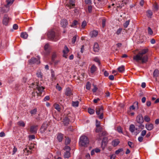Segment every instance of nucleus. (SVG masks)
I'll return each mask as SVG.
<instances>
[{"instance_id": "29", "label": "nucleus", "mask_w": 159, "mask_h": 159, "mask_svg": "<svg viewBox=\"0 0 159 159\" xmlns=\"http://www.w3.org/2000/svg\"><path fill=\"white\" fill-rule=\"evenodd\" d=\"M70 120L66 116L64 119V123L65 125H67L69 122Z\"/></svg>"}, {"instance_id": "15", "label": "nucleus", "mask_w": 159, "mask_h": 159, "mask_svg": "<svg viewBox=\"0 0 159 159\" xmlns=\"http://www.w3.org/2000/svg\"><path fill=\"white\" fill-rule=\"evenodd\" d=\"M65 94L66 95L68 96H70L73 94L71 90L69 88H67L66 89Z\"/></svg>"}, {"instance_id": "18", "label": "nucleus", "mask_w": 159, "mask_h": 159, "mask_svg": "<svg viewBox=\"0 0 159 159\" xmlns=\"http://www.w3.org/2000/svg\"><path fill=\"white\" fill-rule=\"evenodd\" d=\"M63 134L61 133H59L58 134L57 137V139L58 140L61 142L62 141L63 139Z\"/></svg>"}, {"instance_id": "8", "label": "nucleus", "mask_w": 159, "mask_h": 159, "mask_svg": "<svg viewBox=\"0 0 159 159\" xmlns=\"http://www.w3.org/2000/svg\"><path fill=\"white\" fill-rule=\"evenodd\" d=\"M107 133L106 131L103 130L101 132L99 133L97 136V138L98 140H101L102 137L107 135Z\"/></svg>"}, {"instance_id": "28", "label": "nucleus", "mask_w": 159, "mask_h": 159, "mask_svg": "<svg viewBox=\"0 0 159 159\" xmlns=\"http://www.w3.org/2000/svg\"><path fill=\"white\" fill-rule=\"evenodd\" d=\"M135 127L134 125L133 124H131L129 126V130L132 133H133L135 130Z\"/></svg>"}, {"instance_id": "38", "label": "nucleus", "mask_w": 159, "mask_h": 159, "mask_svg": "<svg viewBox=\"0 0 159 159\" xmlns=\"http://www.w3.org/2000/svg\"><path fill=\"white\" fill-rule=\"evenodd\" d=\"M144 120L147 122H149L150 121V118L147 115H146L144 116Z\"/></svg>"}, {"instance_id": "58", "label": "nucleus", "mask_w": 159, "mask_h": 159, "mask_svg": "<svg viewBox=\"0 0 159 159\" xmlns=\"http://www.w3.org/2000/svg\"><path fill=\"white\" fill-rule=\"evenodd\" d=\"M78 23V21L76 20H75L73 21V23L71 25V27H73L74 26L76 25Z\"/></svg>"}, {"instance_id": "52", "label": "nucleus", "mask_w": 159, "mask_h": 159, "mask_svg": "<svg viewBox=\"0 0 159 159\" xmlns=\"http://www.w3.org/2000/svg\"><path fill=\"white\" fill-rule=\"evenodd\" d=\"M64 149L66 151L69 152L70 151V148L69 146H66L65 147Z\"/></svg>"}, {"instance_id": "25", "label": "nucleus", "mask_w": 159, "mask_h": 159, "mask_svg": "<svg viewBox=\"0 0 159 159\" xmlns=\"http://www.w3.org/2000/svg\"><path fill=\"white\" fill-rule=\"evenodd\" d=\"M36 88L38 90L39 93H41L42 92L44 89V87H43V86H39L38 84L37 85Z\"/></svg>"}, {"instance_id": "26", "label": "nucleus", "mask_w": 159, "mask_h": 159, "mask_svg": "<svg viewBox=\"0 0 159 159\" xmlns=\"http://www.w3.org/2000/svg\"><path fill=\"white\" fill-rule=\"evenodd\" d=\"M17 124L20 127H24L25 125V124L22 121H19L17 123Z\"/></svg>"}, {"instance_id": "22", "label": "nucleus", "mask_w": 159, "mask_h": 159, "mask_svg": "<svg viewBox=\"0 0 159 159\" xmlns=\"http://www.w3.org/2000/svg\"><path fill=\"white\" fill-rule=\"evenodd\" d=\"M28 35L27 33L25 32H22L20 34V37L24 39H26L27 38Z\"/></svg>"}, {"instance_id": "54", "label": "nucleus", "mask_w": 159, "mask_h": 159, "mask_svg": "<svg viewBox=\"0 0 159 159\" xmlns=\"http://www.w3.org/2000/svg\"><path fill=\"white\" fill-rule=\"evenodd\" d=\"M77 35H75L73 38L72 39V43H74L76 41Z\"/></svg>"}, {"instance_id": "43", "label": "nucleus", "mask_w": 159, "mask_h": 159, "mask_svg": "<svg viewBox=\"0 0 159 159\" xmlns=\"http://www.w3.org/2000/svg\"><path fill=\"white\" fill-rule=\"evenodd\" d=\"M129 20H128L126 21L125 23H124L123 24V26L125 28H126L127 27L129 24Z\"/></svg>"}, {"instance_id": "35", "label": "nucleus", "mask_w": 159, "mask_h": 159, "mask_svg": "<svg viewBox=\"0 0 159 159\" xmlns=\"http://www.w3.org/2000/svg\"><path fill=\"white\" fill-rule=\"evenodd\" d=\"M70 154L69 151H66L64 155V157L65 158H68L70 157Z\"/></svg>"}, {"instance_id": "24", "label": "nucleus", "mask_w": 159, "mask_h": 159, "mask_svg": "<svg viewBox=\"0 0 159 159\" xmlns=\"http://www.w3.org/2000/svg\"><path fill=\"white\" fill-rule=\"evenodd\" d=\"M51 80L52 81L55 80L56 79V77L55 76V73L53 71H51Z\"/></svg>"}, {"instance_id": "56", "label": "nucleus", "mask_w": 159, "mask_h": 159, "mask_svg": "<svg viewBox=\"0 0 159 159\" xmlns=\"http://www.w3.org/2000/svg\"><path fill=\"white\" fill-rule=\"evenodd\" d=\"M146 134V130H143L141 133V135L142 136H144Z\"/></svg>"}, {"instance_id": "33", "label": "nucleus", "mask_w": 159, "mask_h": 159, "mask_svg": "<svg viewBox=\"0 0 159 159\" xmlns=\"http://www.w3.org/2000/svg\"><path fill=\"white\" fill-rule=\"evenodd\" d=\"M57 55L55 52H53L52 53V62H54V60L56 57Z\"/></svg>"}, {"instance_id": "3", "label": "nucleus", "mask_w": 159, "mask_h": 159, "mask_svg": "<svg viewBox=\"0 0 159 159\" xmlns=\"http://www.w3.org/2000/svg\"><path fill=\"white\" fill-rule=\"evenodd\" d=\"M89 143L88 138L85 136H81L80 139L79 144L80 146L87 147Z\"/></svg>"}, {"instance_id": "12", "label": "nucleus", "mask_w": 159, "mask_h": 159, "mask_svg": "<svg viewBox=\"0 0 159 159\" xmlns=\"http://www.w3.org/2000/svg\"><path fill=\"white\" fill-rule=\"evenodd\" d=\"M9 17L7 15H5L2 20V23L3 25H7L9 21Z\"/></svg>"}, {"instance_id": "46", "label": "nucleus", "mask_w": 159, "mask_h": 159, "mask_svg": "<svg viewBox=\"0 0 159 159\" xmlns=\"http://www.w3.org/2000/svg\"><path fill=\"white\" fill-rule=\"evenodd\" d=\"M91 87V84L89 82H88L86 84V88L88 90H89Z\"/></svg>"}, {"instance_id": "45", "label": "nucleus", "mask_w": 159, "mask_h": 159, "mask_svg": "<svg viewBox=\"0 0 159 159\" xmlns=\"http://www.w3.org/2000/svg\"><path fill=\"white\" fill-rule=\"evenodd\" d=\"M36 94L37 95V96H38V93H35V92H33L32 93V97H31V98L33 99V100H35V94Z\"/></svg>"}, {"instance_id": "37", "label": "nucleus", "mask_w": 159, "mask_h": 159, "mask_svg": "<svg viewBox=\"0 0 159 159\" xmlns=\"http://www.w3.org/2000/svg\"><path fill=\"white\" fill-rule=\"evenodd\" d=\"M159 74V71L157 69L155 70L153 72V75L154 77H157L158 76Z\"/></svg>"}, {"instance_id": "1", "label": "nucleus", "mask_w": 159, "mask_h": 159, "mask_svg": "<svg viewBox=\"0 0 159 159\" xmlns=\"http://www.w3.org/2000/svg\"><path fill=\"white\" fill-rule=\"evenodd\" d=\"M148 51V48L142 49L137 54L133 57V60L137 62L140 61L142 64L146 63L148 61V56L145 54Z\"/></svg>"}, {"instance_id": "17", "label": "nucleus", "mask_w": 159, "mask_h": 159, "mask_svg": "<svg viewBox=\"0 0 159 159\" xmlns=\"http://www.w3.org/2000/svg\"><path fill=\"white\" fill-rule=\"evenodd\" d=\"M97 69V67L95 65L93 64L90 68V71L92 74H93Z\"/></svg>"}, {"instance_id": "16", "label": "nucleus", "mask_w": 159, "mask_h": 159, "mask_svg": "<svg viewBox=\"0 0 159 159\" xmlns=\"http://www.w3.org/2000/svg\"><path fill=\"white\" fill-rule=\"evenodd\" d=\"M93 51L95 52L98 51L99 50V47L98 44L97 43H95L93 46Z\"/></svg>"}, {"instance_id": "10", "label": "nucleus", "mask_w": 159, "mask_h": 159, "mask_svg": "<svg viewBox=\"0 0 159 159\" xmlns=\"http://www.w3.org/2000/svg\"><path fill=\"white\" fill-rule=\"evenodd\" d=\"M60 24L62 27L65 28L68 24V22L66 19H63L61 20Z\"/></svg>"}, {"instance_id": "64", "label": "nucleus", "mask_w": 159, "mask_h": 159, "mask_svg": "<svg viewBox=\"0 0 159 159\" xmlns=\"http://www.w3.org/2000/svg\"><path fill=\"white\" fill-rule=\"evenodd\" d=\"M13 28L14 30H17L18 28V26L16 24H14L13 26Z\"/></svg>"}, {"instance_id": "39", "label": "nucleus", "mask_w": 159, "mask_h": 159, "mask_svg": "<svg viewBox=\"0 0 159 159\" xmlns=\"http://www.w3.org/2000/svg\"><path fill=\"white\" fill-rule=\"evenodd\" d=\"M66 139L65 141V144L66 145H68L69 144L70 142V139H69V138L67 137H66Z\"/></svg>"}, {"instance_id": "5", "label": "nucleus", "mask_w": 159, "mask_h": 159, "mask_svg": "<svg viewBox=\"0 0 159 159\" xmlns=\"http://www.w3.org/2000/svg\"><path fill=\"white\" fill-rule=\"evenodd\" d=\"M75 0H69L68 2H66V6L71 9L75 6Z\"/></svg>"}, {"instance_id": "21", "label": "nucleus", "mask_w": 159, "mask_h": 159, "mask_svg": "<svg viewBox=\"0 0 159 159\" xmlns=\"http://www.w3.org/2000/svg\"><path fill=\"white\" fill-rule=\"evenodd\" d=\"M98 34V32L96 30H93L90 33V35L92 37H96Z\"/></svg>"}, {"instance_id": "6", "label": "nucleus", "mask_w": 159, "mask_h": 159, "mask_svg": "<svg viewBox=\"0 0 159 159\" xmlns=\"http://www.w3.org/2000/svg\"><path fill=\"white\" fill-rule=\"evenodd\" d=\"M29 62L30 64H39L40 63L39 58L38 57L37 58L32 57L29 61Z\"/></svg>"}, {"instance_id": "50", "label": "nucleus", "mask_w": 159, "mask_h": 159, "mask_svg": "<svg viewBox=\"0 0 159 159\" xmlns=\"http://www.w3.org/2000/svg\"><path fill=\"white\" fill-rule=\"evenodd\" d=\"M87 25L86 21L84 20L82 23L81 26L82 28H84Z\"/></svg>"}, {"instance_id": "61", "label": "nucleus", "mask_w": 159, "mask_h": 159, "mask_svg": "<svg viewBox=\"0 0 159 159\" xmlns=\"http://www.w3.org/2000/svg\"><path fill=\"white\" fill-rule=\"evenodd\" d=\"M153 7L155 10L157 11L158 10V6L157 4L155 3L153 5Z\"/></svg>"}, {"instance_id": "11", "label": "nucleus", "mask_w": 159, "mask_h": 159, "mask_svg": "<svg viewBox=\"0 0 159 159\" xmlns=\"http://www.w3.org/2000/svg\"><path fill=\"white\" fill-rule=\"evenodd\" d=\"M48 127L47 124L45 123L43 124L40 129V133L42 134L44 133L47 129Z\"/></svg>"}, {"instance_id": "23", "label": "nucleus", "mask_w": 159, "mask_h": 159, "mask_svg": "<svg viewBox=\"0 0 159 159\" xmlns=\"http://www.w3.org/2000/svg\"><path fill=\"white\" fill-rule=\"evenodd\" d=\"M54 108L56 109L58 111H60L61 110V108L60 106L57 104L55 103L54 104Z\"/></svg>"}, {"instance_id": "34", "label": "nucleus", "mask_w": 159, "mask_h": 159, "mask_svg": "<svg viewBox=\"0 0 159 159\" xmlns=\"http://www.w3.org/2000/svg\"><path fill=\"white\" fill-rule=\"evenodd\" d=\"M15 0H6L7 4L6 5L7 7H9V5L12 4Z\"/></svg>"}, {"instance_id": "30", "label": "nucleus", "mask_w": 159, "mask_h": 159, "mask_svg": "<svg viewBox=\"0 0 159 159\" xmlns=\"http://www.w3.org/2000/svg\"><path fill=\"white\" fill-rule=\"evenodd\" d=\"M36 75L38 78H39L41 79L43 78V74L41 72V71H38L36 73Z\"/></svg>"}, {"instance_id": "42", "label": "nucleus", "mask_w": 159, "mask_h": 159, "mask_svg": "<svg viewBox=\"0 0 159 159\" xmlns=\"http://www.w3.org/2000/svg\"><path fill=\"white\" fill-rule=\"evenodd\" d=\"M94 110L91 108H89L88 109V112L90 114H93L94 112Z\"/></svg>"}, {"instance_id": "19", "label": "nucleus", "mask_w": 159, "mask_h": 159, "mask_svg": "<svg viewBox=\"0 0 159 159\" xmlns=\"http://www.w3.org/2000/svg\"><path fill=\"white\" fill-rule=\"evenodd\" d=\"M96 128L95 129V132L96 133H99L100 132H101L102 131H103V128L100 126H98L96 127Z\"/></svg>"}, {"instance_id": "55", "label": "nucleus", "mask_w": 159, "mask_h": 159, "mask_svg": "<svg viewBox=\"0 0 159 159\" xmlns=\"http://www.w3.org/2000/svg\"><path fill=\"white\" fill-rule=\"evenodd\" d=\"M100 122L97 120H96V127L100 126Z\"/></svg>"}, {"instance_id": "44", "label": "nucleus", "mask_w": 159, "mask_h": 159, "mask_svg": "<svg viewBox=\"0 0 159 159\" xmlns=\"http://www.w3.org/2000/svg\"><path fill=\"white\" fill-rule=\"evenodd\" d=\"M139 125L136 124V126H138L140 129H143L144 128V125L142 124H139Z\"/></svg>"}, {"instance_id": "51", "label": "nucleus", "mask_w": 159, "mask_h": 159, "mask_svg": "<svg viewBox=\"0 0 159 159\" xmlns=\"http://www.w3.org/2000/svg\"><path fill=\"white\" fill-rule=\"evenodd\" d=\"M123 151V149L122 148H120L118 150H117L115 152V153L116 154H118L119 153Z\"/></svg>"}, {"instance_id": "59", "label": "nucleus", "mask_w": 159, "mask_h": 159, "mask_svg": "<svg viewBox=\"0 0 159 159\" xmlns=\"http://www.w3.org/2000/svg\"><path fill=\"white\" fill-rule=\"evenodd\" d=\"M92 6H89L88 7V10L89 13H91L92 12Z\"/></svg>"}, {"instance_id": "32", "label": "nucleus", "mask_w": 159, "mask_h": 159, "mask_svg": "<svg viewBox=\"0 0 159 159\" xmlns=\"http://www.w3.org/2000/svg\"><path fill=\"white\" fill-rule=\"evenodd\" d=\"M125 70V67L124 66H122L118 68V70L119 72H123Z\"/></svg>"}, {"instance_id": "2", "label": "nucleus", "mask_w": 159, "mask_h": 159, "mask_svg": "<svg viewBox=\"0 0 159 159\" xmlns=\"http://www.w3.org/2000/svg\"><path fill=\"white\" fill-rule=\"evenodd\" d=\"M48 37L49 39L54 41H56L59 39L58 35L55 34L53 30H51L48 32Z\"/></svg>"}, {"instance_id": "48", "label": "nucleus", "mask_w": 159, "mask_h": 159, "mask_svg": "<svg viewBox=\"0 0 159 159\" xmlns=\"http://www.w3.org/2000/svg\"><path fill=\"white\" fill-rule=\"evenodd\" d=\"M148 33L150 35H152L153 34V31L150 27L148 28Z\"/></svg>"}, {"instance_id": "57", "label": "nucleus", "mask_w": 159, "mask_h": 159, "mask_svg": "<svg viewBox=\"0 0 159 159\" xmlns=\"http://www.w3.org/2000/svg\"><path fill=\"white\" fill-rule=\"evenodd\" d=\"M56 88L59 91H61V88L59 85L58 84H57L56 86Z\"/></svg>"}, {"instance_id": "7", "label": "nucleus", "mask_w": 159, "mask_h": 159, "mask_svg": "<svg viewBox=\"0 0 159 159\" xmlns=\"http://www.w3.org/2000/svg\"><path fill=\"white\" fill-rule=\"evenodd\" d=\"M144 121L141 114L138 115L136 118V121L138 124H143Z\"/></svg>"}, {"instance_id": "4", "label": "nucleus", "mask_w": 159, "mask_h": 159, "mask_svg": "<svg viewBox=\"0 0 159 159\" xmlns=\"http://www.w3.org/2000/svg\"><path fill=\"white\" fill-rule=\"evenodd\" d=\"M96 112L97 115H99V118L101 119L103 118V107L102 106H99L96 108Z\"/></svg>"}, {"instance_id": "27", "label": "nucleus", "mask_w": 159, "mask_h": 159, "mask_svg": "<svg viewBox=\"0 0 159 159\" xmlns=\"http://www.w3.org/2000/svg\"><path fill=\"white\" fill-rule=\"evenodd\" d=\"M79 102L78 101H72V105L73 107H76L78 106Z\"/></svg>"}, {"instance_id": "53", "label": "nucleus", "mask_w": 159, "mask_h": 159, "mask_svg": "<svg viewBox=\"0 0 159 159\" xmlns=\"http://www.w3.org/2000/svg\"><path fill=\"white\" fill-rule=\"evenodd\" d=\"M122 30V28H119L116 31V34H117V35H119V34H120V33H121Z\"/></svg>"}, {"instance_id": "13", "label": "nucleus", "mask_w": 159, "mask_h": 159, "mask_svg": "<svg viewBox=\"0 0 159 159\" xmlns=\"http://www.w3.org/2000/svg\"><path fill=\"white\" fill-rule=\"evenodd\" d=\"M9 7H7V6L5 5L0 9V11L1 13H4L7 12L9 11Z\"/></svg>"}, {"instance_id": "49", "label": "nucleus", "mask_w": 159, "mask_h": 159, "mask_svg": "<svg viewBox=\"0 0 159 159\" xmlns=\"http://www.w3.org/2000/svg\"><path fill=\"white\" fill-rule=\"evenodd\" d=\"M38 85V84L37 83V82L32 83L31 84L30 87H31L32 88H33L35 86H36V87H37Z\"/></svg>"}, {"instance_id": "41", "label": "nucleus", "mask_w": 159, "mask_h": 159, "mask_svg": "<svg viewBox=\"0 0 159 159\" xmlns=\"http://www.w3.org/2000/svg\"><path fill=\"white\" fill-rule=\"evenodd\" d=\"M69 51L68 48L66 46H65L64 49L63 51L64 54H67Z\"/></svg>"}, {"instance_id": "63", "label": "nucleus", "mask_w": 159, "mask_h": 159, "mask_svg": "<svg viewBox=\"0 0 159 159\" xmlns=\"http://www.w3.org/2000/svg\"><path fill=\"white\" fill-rule=\"evenodd\" d=\"M94 60L95 62H98L99 65L100 64V62L99 59L97 58H95L94 59Z\"/></svg>"}, {"instance_id": "31", "label": "nucleus", "mask_w": 159, "mask_h": 159, "mask_svg": "<svg viewBox=\"0 0 159 159\" xmlns=\"http://www.w3.org/2000/svg\"><path fill=\"white\" fill-rule=\"evenodd\" d=\"M98 1L100 2L101 4H102V6H104L106 5L107 2V0H98Z\"/></svg>"}, {"instance_id": "36", "label": "nucleus", "mask_w": 159, "mask_h": 159, "mask_svg": "<svg viewBox=\"0 0 159 159\" xmlns=\"http://www.w3.org/2000/svg\"><path fill=\"white\" fill-rule=\"evenodd\" d=\"M147 16L148 17L151 18L152 17V12L150 10H148L147 11Z\"/></svg>"}, {"instance_id": "40", "label": "nucleus", "mask_w": 159, "mask_h": 159, "mask_svg": "<svg viewBox=\"0 0 159 159\" xmlns=\"http://www.w3.org/2000/svg\"><path fill=\"white\" fill-rule=\"evenodd\" d=\"M37 112V109L36 108H34L33 110H31L30 112V113H31V114L33 115H35L36 113V112Z\"/></svg>"}, {"instance_id": "47", "label": "nucleus", "mask_w": 159, "mask_h": 159, "mask_svg": "<svg viewBox=\"0 0 159 159\" xmlns=\"http://www.w3.org/2000/svg\"><path fill=\"white\" fill-rule=\"evenodd\" d=\"M128 145L129 147L131 148H134V145L133 143L129 141L128 142Z\"/></svg>"}, {"instance_id": "60", "label": "nucleus", "mask_w": 159, "mask_h": 159, "mask_svg": "<svg viewBox=\"0 0 159 159\" xmlns=\"http://www.w3.org/2000/svg\"><path fill=\"white\" fill-rule=\"evenodd\" d=\"M106 20L105 19H103L102 20V26L103 27H104L105 26Z\"/></svg>"}, {"instance_id": "9", "label": "nucleus", "mask_w": 159, "mask_h": 159, "mask_svg": "<svg viewBox=\"0 0 159 159\" xmlns=\"http://www.w3.org/2000/svg\"><path fill=\"white\" fill-rule=\"evenodd\" d=\"M38 125H32L30 127V131L32 134H36L38 130Z\"/></svg>"}, {"instance_id": "14", "label": "nucleus", "mask_w": 159, "mask_h": 159, "mask_svg": "<svg viewBox=\"0 0 159 159\" xmlns=\"http://www.w3.org/2000/svg\"><path fill=\"white\" fill-rule=\"evenodd\" d=\"M153 125L151 123L146 124L145 128L148 130H151L153 128Z\"/></svg>"}, {"instance_id": "20", "label": "nucleus", "mask_w": 159, "mask_h": 159, "mask_svg": "<svg viewBox=\"0 0 159 159\" xmlns=\"http://www.w3.org/2000/svg\"><path fill=\"white\" fill-rule=\"evenodd\" d=\"M120 141L118 140H115L112 141L111 143L112 145H113L114 147L116 146H117L119 143Z\"/></svg>"}, {"instance_id": "62", "label": "nucleus", "mask_w": 159, "mask_h": 159, "mask_svg": "<svg viewBox=\"0 0 159 159\" xmlns=\"http://www.w3.org/2000/svg\"><path fill=\"white\" fill-rule=\"evenodd\" d=\"M85 3L87 4H91V0H85Z\"/></svg>"}]
</instances>
